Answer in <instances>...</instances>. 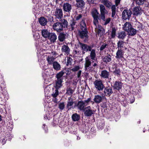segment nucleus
<instances>
[{
  "instance_id": "nucleus-60",
  "label": "nucleus",
  "mask_w": 149,
  "mask_h": 149,
  "mask_svg": "<svg viewBox=\"0 0 149 149\" xmlns=\"http://www.w3.org/2000/svg\"><path fill=\"white\" fill-rule=\"evenodd\" d=\"M112 15L111 16L112 17H114V16L115 13H116V11H112Z\"/></svg>"
},
{
  "instance_id": "nucleus-16",
  "label": "nucleus",
  "mask_w": 149,
  "mask_h": 149,
  "mask_svg": "<svg viewBox=\"0 0 149 149\" xmlns=\"http://www.w3.org/2000/svg\"><path fill=\"white\" fill-rule=\"evenodd\" d=\"M116 29L115 27H112L109 33V37L110 39L114 38L116 36Z\"/></svg>"
},
{
  "instance_id": "nucleus-26",
  "label": "nucleus",
  "mask_w": 149,
  "mask_h": 149,
  "mask_svg": "<svg viewBox=\"0 0 149 149\" xmlns=\"http://www.w3.org/2000/svg\"><path fill=\"white\" fill-rule=\"evenodd\" d=\"M66 34L62 33H60L58 36V40L61 42H63L66 38Z\"/></svg>"
},
{
  "instance_id": "nucleus-56",
  "label": "nucleus",
  "mask_w": 149,
  "mask_h": 149,
  "mask_svg": "<svg viewBox=\"0 0 149 149\" xmlns=\"http://www.w3.org/2000/svg\"><path fill=\"white\" fill-rule=\"evenodd\" d=\"M81 73V70L79 71L77 73V77L78 78H79L80 77Z\"/></svg>"
},
{
  "instance_id": "nucleus-55",
  "label": "nucleus",
  "mask_w": 149,
  "mask_h": 149,
  "mask_svg": "<svg viewBox=\"0 0 149 149\" xmlns=\"http://www.w3.org/2000/svg\"><path fill=\"white\" fill-rule=\"evenodd\" d=\"M82 17V15L80 14L77 16L76 17V19L77 20H79L81 19Z\"/></svg>"
},
{
  "instance_id": "nucleus-41",
  "label": "nucleus",
  "mask_w": 149,
  "mask_h": 149,
  "mask_svg": "<svg viewBox=\"0 0 149 149\" xmlns=\"http://www.w3.org/2000/svg\"><path fill=\"white\" fill-rule=\"evenodd\" d=\"M58 90L56 89L53 92L52 94V96L54 98L56 97L58 95Z\"/></svg>"
},
{
  "instance_id": "nucleus-15",
  "label": "nucleus",
  "mask_w": 149,
  "mask_h": 149,
  "mask_svg": "<svg viewBox=\"0 0 149 149\" xmlns=\"http://www.w3.org/2000/svg\"><path fill=\"white\" fill-rule=\"evenodd\" d=\"M48 38L51 42L54 43L57 39V37L55 33H50Z\"/></svg>"
},
{
  "instance_id": "nucleus-4",
  "label": "nucleus",
  "mask_w": 149,
  "mask_h": 149,
  "mask_svg": "<svg viewBox=\"0 0 149 149\" xmlns=\"http://www.w3.org/2000/svg\"><path fill=\"white\" fill-rule=\"evenodd\" d=\"M85 70L86 71L89 72L93 70V68L91 67V62L89 59V58L88 56L85 58Z\"/></svg>"
},
{
  "instance_id": "nucleus-2",
  "label": "nucleus",
  "mask_w": 149,
  "mask_h": 149,
  "mask_svg": "<svg viewBox=\"0 0 149 149\" xmlns=\"http://www.w3.org/2000/svg\"><path fill=\"white\" fill-rule=\"evenodd\" d=\"M80 28L81 31H79V33L81 38H84L87 37V36L88 31L86 29V25L84 21L82 20L80 22Z\"/></svg>"
},
{
  "instance_id": "nucleus-7",
  "label": "nucleus",
  "mask_w": 149,
  "mask_h": 149,
  "mask_svg": "<svg viewBox=\"0 0 149 149\" xmlns=\"http://www.w3.org/2000/svg\"><path fill=\"white\" fill-rule=\"evenodd\" d=\"M78 43L79 45L77 46V45H75V46L76 48H77L79 46L81 47L82 50L83 51V53H85L84 52H83L84 51L86 52L88 51H91V48L89 46H88L86 44L81 43L79 41H78Z\"/></svg>"
},
{
  "instance_id": "nucleus-59",
  "label": "nucleus",
  "mask_w": 149,
  "mask_h": 149,
  "mask_svg": "<svg viewBox=\"0 0 149 149\" xmlns=\"http://www.w3.org/2000/svg\"><path fill=\"white\" fill-rule=\"evenodd\" d=\"M89 3H93L95 2V0H88Z\"/></svg>"
},
{
  "instance_id": "nucleus-50",
  "label": "nucleus",
  "mask_w": 149,
  "mask_h": 149,
  "mask_svg": "<svg viewBox=\"0 0 149 149\" xmlns=\"http://www.w3.org/2000/svg\"><path fill=\"white\" fill-rule=\"evenodd\" d=\"M111 21V18H108L106 19H105V20L104 21L105 22L104 23V25H106L109 23Z\"/></svg>"
},
{
  "instance_id": "nucleus-1",
  "label": "nucleus",
  "mask_w": 149,
  "mask_h": 149,
  "mask_svg": "<svg viewBox=\"0 0 149 149\" xmlns=\"http://www.w3.org/2000/svg\"><path fill=\"white\" fill-rule=\"evenodd\" d=\"M56 53L55 52L49 51V52H47L46 53H44L42 56L45 57L49 64L51 65L54 61V58L53 57L54 55H56Z\"/></svg>"
},
{
  "instance_id": "nucleus-17",
  "label": "nucleus",
  "mask_w": 149,
  "mask_h": 149,
  "mask_svg": "<svg viewBox=\"0 0 149 149\" xmlns=\"http://www.w3.org/2000/svg\"><path fill=\"white\" fill-rule=\"evenodd\" d=\"M123 84L120 81H116L114 83L113 85V87L115 89L119 90L122 87Z\"/></svg>"
},
{
  "instance_id": "nucleus-54",
  "label": "nucleus",
  "mask_w": 149,
  "mask_h": 149,
  "mask_svg": "<svg viewBox=\"0 0 149 149\" xmlns=\"http://www.w3.org/2000/svg\"><path fill=\"white\" fill-rule=\"evenodd\" d=\"M34 38H35V39L36 40H37L39 38L40 36L38 34H35V35H33Z\"/></svg>"
},
{
  "instance_id": "nucleus-14",
  "label": "nucleus",
  "mask_w": 149,
  "mask_h": 149,
  "mask_svg": "<svg viewBox=\"0 0 149 149\" xmlns=\"http://www.w3.org/2000/svg\"><path fill=\"white\" fill-rule=\"evenodd\" d=\"M93 111L91 109L90 106L86 107L84 109V114L86 116H90L93 113Z\"/></svg>"
},
{
  "instance_id": "nucleus-39",
  "label": "nucleus",
  "mask_w": 149,
  "mask_h": 149,
  "mask_svg": "<svg viewBox=\"0 0 149 149\" xmlns=\"http://www.w3.org/2000/svg\"><path fill=\"white\" fill-rule=\"evenodd\" d=\"M61 21V23L62 25H64L63 26L64 27L67 28L68 26V23L66 20L65 19H61L60 20Z\"/></svg>"
},
{
  "instance_id": "nucleus-43",
  "label": "nucleus",
  "mask_w": 149,
  "mask_h": 149,
  "mask_svg": "<svg viewBox=\"0 0 149 149\" xmlns=\"http://www.w3.org/2000/svg\"><path fill=\"white\" fill-rule=\"evenodd\" d=\"M136 3L139 5H142L144 3L146 0H136Z\"/></svg>"
},
{
  "instance_id": "nucleus-35",
  "label": "nucleus",
  "mask_w": 149,
  "mask_h": 149,
  "mask_svg": "<svg viewBox=\"0 0 149 149\" xmlns=\"http://www.w3.org/2000/svg\"><path fill=\"white\" fill-rule=\"evenodd\" d=\"M91 51L90 54L91 58L93 60L95 61L96 60V54L95 53V50L94 49H92Z\"/></svg>"
},
{
  "instance_id": "nucleus-40",
  "label": "nucleus",
  "mask_w": 149,
  "mask_h": 149,
  "mask_svg": "<svg viewBox=\"0 0 149 149\" xmlns=\"http://www.w3.org/2000/svg\"><path fill=\"white\" fill-rule=\"evenodd\" d=\"M73 61L71 57H68L66 63V65H71Z\"/></svg>"
},
{
  "instance_id": "nucleus-29",
  "label": "nucleus",
  "mask_w": 149,
  "mask_h": 149,
  "mask_svg": "<svg viewBox=\"0 0 149 149\" xmlns=\"http://www.w3.org/2000/svg\"><path fill=\"white\" fill-rule=\"evenodd\" d=\"M102 99V97L100 95H97L95 96L94 100L95 102L97 103H100Z\"/></svg>"
},
{
  "instance_id": "nucleus-38",
  "label": "nucleus",
  "mask_w": 149,
  "mask_h": 149,
  "mask_svg": "<svg viewBox=\"0 0 149 149\" xmlns=\"http://www.w3.org/2000/svg\"><path fill=\"white\" fill-rule=\"evenodd\" d=\"M64 72L63 71H61L56 74V76L57 79H62L63 76L64 74Z\"/></svg>"
},
{
  "instance_id": "nucleus-21",
  "label": "nucleus",
  "mask_w": 149,
  "mask_h": 149,
  "mask_svg": "<svg viewBox=\"0 0 149 149\" xmlns=\"http://www.w3.org/2000/svg\"><path fill=\"white\" fill-rule=\"evenodd\" d=\"M109 75V73L106 70H103L101 71L100 76L101 77L107 79L108 78Z\"/></svg>"
},
{
  "instance_id": "nucleus-45",
  "label": "nucleus",
  "mask_w": 149,
  "mask_h": 149,
  "mask_svg": "<svg viewBox=\"0 0 149 149\" xmlns=\"http://www.w3.org/2000/svg\"><path fill=\"white\" fill-rule=\"evenodd\" d=\"M65 108V104L63 102L60 103L58 104V108L60 109L62 111Z\"/></svg>"
},
{
  "instance_id": "nucleus-28",
  "label": "nucleus",
  "mask_w": 149,
  "mask_h": 149,
  "mask_svg": "<svg viewBox=\"0 0 149 149\" xmlns=\"http://www.w3.org/2000/svg\"><path fill=\"white\" fill-rule=\"evenodd\" d=\"M126 33L124 31L118 33V38L123 39L126 36Z\"/></svg>"
},
{
  "instance_id": "nucleus-31",
  "label": "nucleus",
  "mask_w": 149,
  "mask_h": 149,
  "mask_svg": "<svg viewBox=\"0 0 149 149\" xmlns=\"http://www.w3.org/2000/svg\"><path fill=\"white\" fill-rule=\"evenodd\" d=\"M52 64L53 68L55 70H58L61 69V65L57 62L54 61Z\"/></svg>"
},
{
  "instance_id": "nucleus-6",
  "label": "nucleus",
  "mask_w": 149,
  "mask_h": 149,
  "mask_svg": "<svg viewBox=\"0 0 149 149\" xmlns=\"http://www.w3.org/2000/svg\"><path fill=\"white\" fill-rule=\"evenodd\" d=\"M91 100L90 98H88L87 100L84 101H81L78 102L77 106L78 108L81 110H83L85 106L87 105L89 102Z\"/></svg>"
},
{
  "instance_id": "nucleus-46",
  "label": "nucleus",
  "mask_w": 149,
  "mask_h": 149,
  "mask_svg": "<svg viewBox=\"0 0 149 149\" xmlns=\"http://www.w3.org/2000/svg\"><path fill=\"white\" fill-rule=\"evenodd\" d=\"M124 42L122 41H119L117 43V45L118 47H123L124 46Z\"/></svg>"
},
{
  "instance_id": "nucleus-53",
  "label": "nucleus",
  "mask_w": 149,
  "mask_h": 149,
  "mask_svg": "<svg viewBox=\"0 0 149 149\" xmlns=\"http://www.w3.org/2000/svg\"><path fill=\"white\" fill-rule=\"evenodd\" d=\"M136 26H137V27L139 30H140L142 29V25L141 24L139 23L136 25Z\"/></svg>"
},
{
  "instance_id": "nucleus-61",
  "label": "nucleus",
  "mask_w": 149,
  "mask_h": 149,
  "mask_svg": "<svg viewBox=\"0 0 149 149\" xmlns=\"http://www.w3.org/2000/svg\"><path fill=\"white\" fill-rule=\"evenodd\" d=\"M120 0H116V4L117 6L120 3Z\"/></svg>"
},
{
  "instance_id": "nucleus-19",
  "label": "nucleus",
  "mask_w": 149,
  "mask_h": 149,
  "mask_svg": "<svg viewBox=\"0 0 149 149\" xmlns=\"http://www.w3.org/2000/svg\"><path fill=\"white\" fill-rule=\"evenodd\" d=\"M104 93L106 96L110 95L113 93L112 88L111 87H106L104 89Z\"/></svg>"
},
{
  "instance_id": "nucleus-47",
  "label": "nucleus",
  "mask_w": 149,
  "mask_h": 149,
  "mask_svg": "<svg viewBox=\"0 0 149 149\" xmlns=\"http://www.w3.org/2000/svg\"><path fill=\"white\" fill-rule=\"evenodd\" d=\"M113 73L116 75H120L121 73L120 70L119 69L116 68L115 71L113 72Z\"/></svg>"
},
{
  "instance_id": "nucleus-58",
  "label": "nucleus",
  "mask_w": 149,
  "mask_h": 149,
  "mask_svg": "<svg viewBox=\"0 0 149 149\" xmlns=\"http://www.w3.org/2000/svg\"><path fill=\"white\" fill-rule=\"evenodd\" d=\"M37 54H38V58L39 59V58L41 59V57H42V56H41V55L42 54H41L40 53H39V54H38V52H37ZM38 61H40H40H41V60H38Z\"/></svg>"
},
{
  "instance_id": "nucleus-13",
  "label": "nucleus",
  "mask_w": 149,
  "mask_h": 149,
  "mask_svg": "<svg viewBox=\"0 0 149 149\" xmlns=\"http://www.w3.org/2000/svg\"><path fill=\"white\" fill-rule=\"evenodd\" d=\"M54 15L58 19H61L63 16V11L62 9L56 8L54 13Z\"/></svg>"
},
{
  "instance_id": "nucleus-10",
  "label": "nucleus",
  "mask_w": 149,
  "mask_h": 149,
  "mask_svg": "<svg viewBox=\"0 0 149 149\" xmlns=\"http://www.w3.org/2000/svg\"><path fill=\"white\" fill-rule=\"evenodd\" d=\"M131 14L132 12L130 10H125L122 13V18L125 20L129 19L130 17Z\"/></svg>"
},
{
  "instance_id": "nucleus-11",
  "label": "nucleus",
  "mask_w": 149,
  "mask_h": 149,
  "mask_svg": "<svg viewBox=\"0 0 149 149\" xmlns=\"http://www.w3.org/2000/svg\"><path fill=\"white\" fill-rule=\"evenodd\" d=\"M63 8L64 11L69 13L71 11L72 6L68 3H64L63 6Z\"/></svg>"
},
{
  "instance_id": "nucleus-49",
  "label": "nucleus",
  "mask_w": 149,
  "mask_h": 149,
  "mask_svg": "<svg viewBox=\"0 0 149 149\" xmlns=\"http://www.w3.org/2000/svg\"><path fill=\"white\" fill-rule=\"evenodd\" d=\"M52 115H50V114L49 113V112H47V113L46 114L45 116H44V118L45 119H47L48 120H49L51 118V116Z\"/></svg>"
},
{
  "instance_id": "nucleus-18",
  "label": "nucleus",
  "mask_w": 149,
  "mask_h": 149,
  "mask_svg": "<svg viewBox=\"0 0 149 149\" xmlns=\"http://www.w3.org/2000/svg\"><path fill=\"white\" fill-rule=\"evenodd\" d=\"M70 51V49L68 45H64L62 47V52L65 53L67 55L69 54Z\"/></svg>"
},
{
  "instance_id": "nucleus-9",
  "label": "nucleus",
  "mask_w": 149,
  "mask_h": 149,
  "mask_svg": "<svg viewBox=\"0 0 149 149\" xmlns=\"http://www.w3.org/2000/svg\"><path fill=\"white\" fill-rule=\"evenodd\" d=\"M53 27L54 30L59 32L63 30V26L61 22H57L54 23Z\"/></svg>"
},
{
  "instance_id": "nucleus-37",
  "label": "nucleus",
  "mask_w": 149,
  "mask_h": 149,
  "mask_svg": "<svg viewBox=\"0 0 149 149\" xmlns=\"http://www.w3.org/2000/svg\"><path fill=\"white\" fill-rule=\"evenodd\" d=\"M72 120L74 121H78L80 118L79 116L76 113L72 115Z\"/></svg>"
},
{
  "instance_id": "nucleus-44",
  "label": "nucleus",
  "mask_w": 149,
  "mask_h": 149,
  "mask_svg": "<svg viewBox=\"0 0 149 149\" xmlns=\"http://www.w3.org/2000/svg\"><path fill=\"white\" fill-rule=\"evenodd\" d=\"M76 22L74 20H72L70 23V26L72 30H73L75 28Z\"/></svg>"
},
{
  "instance_id": "nucleus-36",
  "label": "nucleus",
  "mask_w": 149,
  "mask_h": 149,
  "mask_svg": "<svg viewBox=\"0 0 149 149\" xmlns=\"http://www.w3.org/2000/svg\"><path fill=\"white\" fill-rule=\"evenodd\" d=\"M123 57V54L121 50H118L116 53V58H120Z\"/></svg>"
},
{
  "instance_id": "nucleus-52",
  "label": "nucleus",
  "mask_w": 149,
  "mask_h": 149,
  "mask_svg": "<svg viewBox=\"0 0 149 149\" xmlns=\"http://www.w3.org/2000/svg\"><path fill=\"white\" fill-rule=\"evenodd\" d=\"M107 45L105 44H104L103 45H102L100 47V50L101 51H102L104 50L105 49V48L106 47Z\"/></svg>"
},
{
  "instance_id": "nucleus-32",
  "label": "nucleus",
  "mask_w": 149,
  "mask_h": 149,
  "mask_svg": "<svg viewBox=\"0 0 149 149\" xmlns=\"http://www.w3.org/2000/svg\"><path fill=\"white\" fill-rule=\"evenodd\" d=\"M103 61L106 63H108L111 60V56L110 55L105 56L103 58Z\"/></svg>"
},
{
  "instance_id": "nucleus-33",
  "label": "nucleus",
  "mask_w": 149,
  "mask_h": 149,
  "mask_svg": "<svg viewBox=\"0 0 149 149\" xmlns=\"http://www.w3.org/2000/svg\"><path fill=\"white\" fill-rule=\"evenodd\" d=\"M62 82V79H57L56 81L55 86L56 89H58L61 87Z\"/></svg>"
},
{
  "instance_id": "nucleus-22",
  "label": "nucleus",
  "mask_w": 149,
  "mask_h": 149,
  "mask_svg": "<svg viewBox=\"0 0 149 149\" xmlns=\"http://www.w3.org/2000/svg\"><path fill=\"white\" fill-rule=\"evenodd\" d=\"M95 25L96 26V28H95V31L97 32L98 34H100V35L104 33V30L103 28L100 25H98L97 28V26Z\"/></svg>"
},
{
  "instance_id": "nucleus-34",
  "label": "nucleus",
  "mask_w": 149,
  "mask_h": 149,
  "mask_svg": "<svg viewBox=\"0 0 149 149\" xmlns=\"http://www.w3.org/2000/svg\"><path fill=\"white\" fill-rule=\"evenodd\" d=\"M127 32L129 35L132 36H134L136 33V29L132 27Z\"/></svg>"
},
{
  "instance_id": "nucleus-8",
  "label": "nucleus",
  "mask_w": 149,
  "mask_h": 149,
  "mask_svg": "<svg viewBox=\"0 0 149 149\" xmlns=\"http://www.w3.org/2000/svg\"><path fill=\"white\" fill-rule=\"evenodd\" d=\"M100 18L103 21L105 20V15L107 14L108 12L105 6L102 4H100Z\"/></svg>"
},
{
  "instance_id": "nucleus-20",
  "label": "nucleus",
  "mask_w": 149,
  "mask_h": 149,
  "mask_svg": "<svg viewBox=\"0 0 149 149\" xmlns=\"http://www.w3.org/2000/svg\"><path fill=\"white\" fill-rule=\"evenodd\" d=\"M74 103L73 100L71 97H69L67 101V107L69 109H70L72 107V106Z\"/></svg>"
},
{
  "instance_id": "nucleus-25",
  "label": "nucleus",
  "mask_w": 149,
  "mask_h": 149,
  "mask_svg": "<svg viewBox=\"0 0 149 149\" xmlns=\"http://www.w3.org/2000/svg\"><path fill=\"white\" fill-rule=\"evenodd\" d=\"M101 2L103 4L107 7L109 8L112 6L111 2L107 0H101Z\"/></svg>"
},
{
  "instance_id": "nucleus-57",
  "label": "nucleus",
  "mask_w": 149,
  "mask_h": 149,
  "mask_svg": "<svg viewBox=\"0 0 149 149\" xmlns=\"http://www.w3.org/2000/svg\"><path fill=\"white\" fill-rule=\"evenodd\" d=\"M112 11H116V8L115 5H113L111 6Z\"/></svg>"
},
{
  "instance_id": "nucleus-30",
  "label": "nucleus",
  "mask_w": 149,
  "mask_h": 149,
  "mask_svg": "<svg viewBox=\"0 0 149 149\" xmlns=\"http://www.w3.org/2000/svg\"><path fill=\"white\" fill-rule=\"evenodd\" d=\"M50 33L47 29H43L42 31V35L45 38H48Z\"/></svg>"
},
{
  "instance_id": "nucleus-42",
  "label": "nucleus",
  "mask_w": 149,
  "mask_h": 149,
  "mask_svg": "<svg viewBox=\"0 0 149 149\" xmlns=\"http://www.w3.org/2000/svg\"><path fill=\"white\" fill-rule=\"evenodd\" d=\"M66 93L69 95L72 94L74 91L70 88H68L67 89Z\"/></svg>"
},
{
  "instance_id": "nucleus-27",
  "label": "nucleus",
  "mask_w": 149,
  "mask_h": 149,
  "mask_svg": "<svg viewBox=\"0 0 149 149\" xmlns=\"http://www.w3.org/2000/svg\"><path fill=\"white\" fill-rule=\"evenodd\" d=\"M40 24L42 26L45 25L47 23V20L44 17H41L39 20Z\"/></svg>"
},
{
  "instance_id": "nucleus-64",
  "label": "nucleus",
  "mask_w": 149,
  "mask_h": 149,
  "mask_svg": "<svg viewBox=\"0 0 149 149\" xmlns=\"http://www.w3.org/2000/svg\"><path fill=\"white\" fill-rule=\"evenodd\" d=\"M53 100L54 102H57V100L55 97L53 99Z\"/></svg>"
},
{
  "instance_id": "nucleus-23",
  "label": "nucleus",
  "mask_w": 149,
  "mask_h": 149,
  "mask_svg": "<svg viewBox=\"0 0 149 149\" xmlns=\"http://www.w3.org/2000/svg\"><path fill=\"white\" fill-rule=\"evenodd\" d=\"M132 27V26L131 24L130 23L128 22H126L123 26V29L127 32L129 31V30Z\"/></svg>"
},
{
  "instance_id": "nucleus-48",
  "label": "nucleus",
  "mask_w": 149,
  "mask_h": 149,
  "mask_svg": "<svg viewBox=\"0 0 149 149\" xmlns=\"http://www.w3.org/2000/svg\"><path fill=\"white\" fill-rule=\"evenodd\" d=\"M80 68L79 66H76L71 69V70L73 72H75L78 71Z\"/></svg>"
},
{
  "instance_id": "nucleus-62",
  "label": "nucleus",
  "mask_w": 149,
  "mask_h": 149,
  "mask_svg": "<svg viewBox=\"0 0 149 149\" xmlns=\"http://www.w3.org/2000/svg\"><path fill=\"white\" fill-rule=\"evenodd\" d=\"M96 61L95 63H94V64L93 65V67H95L97 65V60H96Z\"/></svg>"
},
{
  "instance_id": "nucleus-63",
  "label": "nucleus",
  "mask_w": 149,
  "mask_h": 149,
  "mask_svg": "<svg viewBox=\"0 0 149 149\" xmlns=\"http://www.w3.org/2000/svg\"><path fill=\"white\" fill-rule=\"evenodd\" d=\"M6 140L5 139H3L2 141V143L4 144L6 143Z\"/></svg>"
},
{
  "instance_id": "nucleus-24",
  "label": "nucleus",
  "mask_w": 149,
  "mask_h": 149,
  "mask_svg": "<svg viewBox=\"0 0 149 149\" xmlns=\"http://www.w3.org/2000/svg\"><path fill=\"white\" fill-rule=\"evenodd\" d=\"M77 6L79 8H82L85 5V2L82 0H76Z\"/></svg>"
},
{
  "instance_id": "nucleus-3",
  "label": "nucleus",
  "mask_w": 149,
  "mask_h": 149,
  "mask_svg": "<svg viewBox=\"0 0 149 149\" xmlns=\"http://www.w3.org/2000/svg\"><path fill=\"white\" fill-rule=\"evenodd\" d=\"M94 87L98 91H102L104 88V86L102 81L100 80L97 79L94 81L93 83Z\"/></svg>"
},
{
  "instance_id": "nucleus-51",
  "label": "nucleus",
  "mask_w": 149,
  "mask_h": 149,
  "mask_svg": "<svg viewBox=\"0 0 149 149\" xmlns=\"http://www.w3.org/2000/svg\"><path fill=\"white\" fill-rule=\"evenodd\" d=\"M50 88L49 87H46L44 90L45 94L47 95L49 92Z\"/></svg>"
},
{
  "instance_id": "nucleus-5",
  "label": "nucleus",
  "mask_w": 149,
  "mask_h": 149,
  "mask_svg": "<svg viewBox=\"0 0 149 149\" xmlns=\"http://www.w3.org/2000/svg\"><path fill=\"white\" fill-rule=\"evenodd\" d=\"M91 13L94 18L93 23L96 26L98 24V19L100 18V14L96 9H93Z\"/></svg>"
},
{
  "instance_id": "nucleus-12",
  "label": "nucleus",
  "mask_w": 149,
  "mask_h": 149,
  "mask_svg": "<svg viewBox=\"0 0 149 149\" xmlns=\"http://www.w3.org/2000/svg\"><path fill=\"white\" fill-rule=\"evenodd\" d=\"M133 12L134 15L137 16L142 14V10H141V8L138 6L134 8Z\"/></svg>"
}]
</instances>
